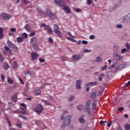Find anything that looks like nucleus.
<instances>
[{"label":"nucleus","instance_id":"nucleus-42","mask_svg":"<svg viewBox=\"0 0 130 130\" xmlns=\"http://www.w3.org/2000/svg\"><path fill=\"white\" fill-rule=\"evenodd\" d=\"M87 3L88 5H92V4H93V1H92V0H87Z\"/></svg>","mask_w":130,"mask_h":130},{"label":"nucleus","instance_id":"nucleus-28","mask_svg":"<svg viewBox=\"0 0 130 130\" xmlns=\"http://www.w3.org/2000/svg\"><path fill=\"white\" fill-rule=\"evenodd\" d=\"M17 41L18 42V43H21L23 42V38L22 37H18L17 39Z\"/></svg>","mask_w":130,"mask_h":130},{"label":"nucleus","instance_id":"nucleus-30","mask_svg":"<svg viewBox=\"0 0 130 130\" xmlns=\"http://www.w3.org/2000/svg\"><path fill=\"white\" fill-rule=\"evenodd\" d=\"M22 109V111L20 112V113H22V114H25L26 113L27 111H26V108H21Z\"/></svg>","mask_w":130,"mask_h":130},{"label":"nucleus","instance_id":"nucleus-64","mask_svg":"<svg viewBox=\"0 0 130 130\" xmlns=\"http://www.w3.org/2000/svg\"><path fill=\"white\" fill-rule=\"evenodd\" d=\"M126 16L128 20H129V22H130V14H128L126 15Z\"/></svg>","mask_w":130,"mask_h":130},{"label":"nucleus","instance_id":"nucleus-50","mask_svg":"<svg viewBox=\"0 0 130 130\" xmlns=\"http://www.w3.org/2000/svg\"><path fill=\"white\" fill-rule=\"evenodd\" d=\"M89 39H90L91 40H93V39H95V36H94V35H93L90 36Z\"/></svg>","mask_w":130,"mask_h":130},{"label":"nucleus","instance_id":"nucleus-45","mask_svg":"<svg viewBox=\"0 0 130 130\" xmlns=\"http://www.w3.org/2000/svg\"><path fill=\"white\" fill-rule=\"evenodd\" d=\"M6 120L7 121L9 126H12V124L11 123V121H10V120H9V119L6 118Z\"/></svg>","mask_w":130,"mask_h":130},{"label":"nucleus","instance_id":"nucleus-36","mask_svg":"<svg viewBox=\"0 0 130 130\" xmlns=\"http://www.w3.org/2000/svg\"><path fill=\"white\" fill-rule=\"evenodd\" d=\"M67 39H68V40H69V41H72V42H76V40L72 38H67Z\"/></svg>","mask_w":130,"mask_h":130},{"label":"nucleus","instance_id":"nucleus-9","mask_svg":"<svg viewBox=\"0 0 130 130\" xmlns=\"http://www.w3.org/2000/svg\"><path fill=\"white\" fill-rule=\"evenodd\" d=\"M7 44L9 47L11 48H14V49H16V50H18V47L15 45V44H13L12 42L10 41H8Z\"/></svg>","mask_w":130,"mask_h":130},{"label":"nucleus","instance_id":"nucleus-12","mask_svg":"<svg viewBox=\"0 0 130 130\" xmlns=\"http://www.w3.org/2000/svg\"><path fill=\"white\" fill-rule=\"evenodd\" d=\"M84 117L85 116H84V115H82L78 118L79 122H80L81 124H84V123H86V120H85Z\"/></svg>","mask_w":130,"mask_h":130},{"label":"nucleus","instance_id":"nucleus-18","mask_svg":"<svg viewBox=\"0 0 130 130\" xmlns=\"http://www.w3.org/2000/svg\"><path fill=\"white\" fill-rule=\"evenodd\" d=\"M7 82L10 85L14 84V80L11 78H7Z\"/></svg>","mask_w":130,"mask_h":130},{"label":"nucleus","instance_id":"nucleus-55","mask_svg":"<svg viewBox=\"0 0 130 130\" xmlns=\"http://www.w3.org/2000/svg\"><path fill=\"white\" fill-rule=\"evenodd\" d=\"M118 110H119V111H123V110H124V108L121 107L118 108Z\"/></svg>","mask_w":130,"mask_h":130},{"label":"nucleus","instance_id":"nucleus-58","mask_svg":"<svg viewBox=\"0 0 130 130\" xmlns=\"http://www.w3.org/2000/svg\"><path fill=\"white\" fill-rule=\"evenodd\" d=\"M107 69V66L105 65L104 67H102V71H104L105 70H106Z\"/></svg>","mask_w":130,"mask_h":130},{"label":"nucleus","instance_id":"nucleus-33","mask_svg":"<svg viewBox=\"0 0 130 130\" xmlns=\"http://www.w3.org/2000/svg\"><path fill=\"white\" fill-rule=\"evenodd\" d=\"M18 116H19V117L22 118V119H24V120H26V119H27V118H26V117H25L24 115H23L22 114H19L18 115Z\"/></svg>","mask_w":130,"mask_h":130},{"label":"nucleus","instance_id":"nucleus-62","mask_svg":"<svg viewBox=\"0 0 130 130\" xmlns=\"http://www.w3.org/2000/svg\"><path fill=\"white\" fill-rule=\"evenodd\" d=\"M36 124H37V125H39V124L41 123V122L40 121V120H37L36 121Z\"/></svg>","mask_w":130,"mask_h":130},{"label":"nucleus","instance_id":"nucleus-29","mask_svg":"<svg viewBox=\"0 0 130 130\" xmlns=\"http://www.w3.org/2000/svg\"><path fill=\"white\" fill-rule=\"evenodd\" d=\"M124 69V64H121L118 67V70H123Z\"/></svg>","mask_w":130,"mask_h":130},{"label":"nucleus","instance_id":"nucleus-57","mask_svg":"<svg viewBox=\"0 0 130 130\" xmlns=\"http://www.w3.org/2000/svg\"><path fill=\"white\" fill-rule=\"evenodd\" d=\"M117 28H118L119 29H121V28H122V25L121 24H117L116 25Z\"/></svg>","mask_w":130,"mask_h":130},{"label":"nucleus","instance_id":"nucleus-44","mask_svg":"<svg viewBox=\"0 0 130 130\" xmlns=\"http://www.w3.org/2000/svg\"><path fill=\"white\" fill-rule=\"evenodd\" d=\"M39 60L40 61V62H44V61H45V59L44 58H40L39 59Z\"/></svg>","mask_w":130,"mask_h":130},{"label":"nucleus","instance_id":"nucleus-14","mask_svg":"<svg viewBox=\"0 0 130 130\" xmlns=\"http://www.w3.org/2000/svg\"><path fill=\"white\" fill-rule=\"evenodd\" d=\"M81 84H82V81L81 80H78L76 81V87L78 90L81 89Z\"/></svg>","mask_w":130,"mask_h":130},{"label":"nucleus","instance_id":"nucleus-4","mask_svg":"<svg viewBox=\"0 0 130 130\" xmlns=\"http://www.w3.org/2000/svg\"><path fill=\"white\" fill-rule=\"evenodd\" d=\"M54 28L55 29L53 30L54 33L55 34H57L58 37H60V38L62 37V36L61 35V31L57 29H59V26H58V25L55 24Z\"/></svg>","mask_w":130,"mask_h":130},{"label":"nucleus","instance_id":"nucleus-15","mask_svg":"<svg viewBox=\"0 0 130 130\" xmlns=\"http://www.w3.org/2000/svg\"><path fill=\"white\" fill-rule=\"evenodd\" d=\"M81 56L80 55H76L74 54L72 56V58L74 60H79V59H81Z\"/></svg>","mask_w":130,"mask_h":130},{"label":"nucleus","instance_id":"nucleus-54","mask_svg":"<svg viewBox=\"0 0 130 130\" xmlns=\"http://www.w3.org/2000/svg\"><path fill=\"white\" fill-rule=\"evenodd\" d=\"M47 31H48V33H49L50 34L52 35V29H51V27Z\"/></svg>","mask_w":130,"mask_h":130},{"label":"nucleus","instance_id":"nucleus-37","mask_svg":"<svg viewBox=\"0 0 130 130\" xmlns=\"http://www.w3.org/2000/svg\"><path fill=\"white\" fill-rule=\"evenodd\" d=\"M73 99H75V96L71 95V96L69 99V101L71 102V101H73Z\"/></svg>","mask_w":130,"mask_h":130},{"label":"nucleus","instance_id":"nucleus-23","mask_svg":"<svg viewBox=\"0 0 130 130\" xmlns=\"http://www.w3.org/2000/svg\"><path fill=\"white\" fill-rule=\"evenodd\" d=\"M35 95H38L41 94V91L40 89H36L35 90Z\"/></svg>","mask_w":130,"mask_h":130},{"label":"nucleus","instance_id":"nucleus-22","mask_svg":"<svg viewBox=\"0 0 130 130\" xmlns=\"http://www.w3.org/2000/svg\"><path fill=\"white\" fill-rule=\"evenodd\" d=\"M114 58L116 60H120V56L118 55L117 54L114 55Z\"/></svg>","mask_w":130,"mask_h":130},{"label":"nucleus","instance_id":"nucleus-11","mask_svg":"<svg viewBox=\"0 0 130 130\" xmlns=\"http://www.w3.org/2000/svg\"><path fill=\"white\" fill-rule=\"evenodd\" d=\"M37 11L38 12V13H39L40 16H41V17H42L43 18H45L46 17V14L42 12L41 8L38 7L37 8Z\"/></svg>","mask_w":130,"mask_h":130},{"label":"nucleus","instance_id":"nucleus-27","mask_svg":"<svg viewBox=\"0 0 130 130\" xmlns=\"http://www.w3.org/2000/svg\"><path fill=\"white\" fill-rule=\"evenodd\" d=\"M24 28L27 31V32H30V26H29L28 24H26L24 26Z\"/></svg>","mask_w":130,"mask_h":130},{"label":"nucleus","instance_id":"nucleus-32","mask_svg":"<svg viewBox=\"0 0 130 130\" xmlns=\"http://www.w3.org/2000/svg\"><path fill=\"white\" fill-rule=\"evenodd\" d=\"M96 62H101L102 61V58L100 57H96Z\"/></svg>","mask_w":130,"mask_h":130},{"label":"nucleus","instance_id":"nucleus-47","mask_svg":"<svg viewBox=\"0 0 130 130\" xmlns=\"http://www.w3.org/2000/svg\"><path fill=\"white\" fill-rule=\"evenodd\" d=\"M91 50H88L87 49H85L84 50H83V52H84L85 53H87V52H91Z\"/></svg>","mask_w":130,"mask_h":130},{"label":"nucleus","instance_id":"nucleus-24","mask_svg":"<svg viewBox=\"0 0 130 130\" xmlns=\"http://www.w3.org/2000/svg\"><path fill=\"white\" fill-rule=\"evenodd\" d=\"M4 70H6V71H8L9 70V66L8 63H4Z\"/></svg>","mask_w":130,"mask_h":130},{"label":"nucleus","instance_id":"nucleus-38","mask_svg":"<svg viewBox=\"0 0 130 130\" xmlns=\"http://www.w3.org/2000/svg\"><path fill=\"white\" fill-rule=\"evenodd\" d=\"M77 109L80 111H82V110H83V105L79 106L77 107Z\"/></svg>","mask_w":130,"mask_h":130},{"label":"nucleus","instance_id":"nucleus-31","mask_svg":"<svg viewBox=\"0 0 130 130\" xmlns=\"http://www.w3.org/2000/svg\"><path fill=\"white\" fill-rule=\"evenodd\" d=\"M124 127L126 130L130 129V125L129 124H125L124 125Z\"/></svg>","mask_w":130,"mask_h":130},{"label":"nucleus","instance_id":"nucleus-13","mask_svg":"<svg viewBox=\"0 0 130 130\" xmlns=\"http://www.w3.org/2000/svg\"><path fill=\"white\" fill-rule=\"evenodd\" d=\"M30 43L32 45H35L37 43V38L36 37H32L30 39Z\"/></svg>","mask_w":130,"mask_h":130},{"label":"nucleus","instance_id":"nucleus-48","mask_svg":"<svg viewBox=\"0 0 130 130\" xmlns=\"http://www.w3.org/2000/svg\"><path fill=\"white\" fill-rule=\"evenodd\" d=\"M121 52L122 54L124 53V52H126V48H123L121 50Z\"/></svg>","mask_w":130,"mask_h":130},{"label":"nucleus","instance_id":"nucleus-43","mask_svg":"<svg viewBox=\"0 0 130 130\" xmlns=\"http://www.w3.org/2000/svg\"><path fill=\"white\" fill-rule=\"evenodd\" d=\"M43 102H44V103H45V104H46V105H50V103H49V101H43Z\"/></svg>","mask_w":130,"mask_h":130},{"label":"nucleus","instance_id":"nucleus-39","mask_svg":"<svg viewBox=\"0 0 130 130\" xmlns=\"http://www.w3.org/2000/svg\"><path fill=\"white\" fill-rule=\"evenodd\" d=\"M35 35V31H31L29 34L30 37H32V36H34Z\"/></svg>","mask_w":130,"mask_h":130},{"label":"nucleus","instance_id":"nucleus-25","mask_svg":"<svg viewBox=\"0 0 130 130\" xmlns=\"http://www.w3.org/2000/svg\"><path fill=\"white\" fill-rule=\"evenodd\" d=\"M96 84H98L97 82H90L87 84V86H89V87H92V86H95Z\"/></svg>","mask_w":130,"mask_h":130},{"label":"nucleus","instance_id":"nucleus-56","mask_svg":"<svg viewBox=\"0 0 130 130\" xmlns=\"http://www.w3.org/2000/svg\"><path fill=\"white\" fill-rule=\"evenodd\" d=\"M130 85V81H129L128 82H127L124 85V87H127L128 86H129Z\"/></svg>","mask_w":130,"mask_h":130},{"label":"nucleus","instance_id":"nucleus-1","mask_svg":"<svg viewBox=\"0 0 130 130\" xmlns=\"http://www.w3.org/2000/svg\"><path fill=\"white\" fill-rule=\"evenodd\" d=\"M54 4L58 6L60 8L63 7L62 10L66 12V14H71V8L67 6H66L67 4L66 2L62 0H54Z\"/></svg>","mask_w":130,"mask_h":130},{"label":"nucleus","instance_id":"nucleus-60","mask_svg":"<svg viewBox=\"0 0 130 130\" xmlns=\"http://www.w3.org/2000/svg\"><path fill=\"white\" fill-rule=\"evenodd\" d=\"M21 107H23L24 108H26L27 107V106H26V105H25V104L22 103L20 104Z\"/></svg>","mask_w":130,"mask_h":130},{"label":"nucleus","instance_id":"nucleus-19","mask_svg":"<svg viewBox=\"0 0 130 130\" xmlns=\"http://www.w3.org/2000/svg\"><path fill=\"white\" fill-rule=\"evenodd\" d=\"M32 47L35 51H38V50H39V46H38V45H36V44L35 45H33Z\"/></svg>","mask_w":130,"mask_h":130},{"label":"nucleus","instance_id":"nucleus-7","mask_svg":"<svg viewBox=\"0 0 130 130\" xmlns=\"http://www.w3.org/2000/svg\"><path fill=\"white\" fill-rule=\"evenodd\" d=\"M91 104V101H88L86 102V104L85 105L86 110L88 113L90 115L91 114V110H90V104Z\"/></svg>","mask_w":130,"mask_h":130},{"label":"nucleus","instance_id":"nucleus-53","mask_svg":"<svg viewBox=\"0 0 130 130\" xmlns=\"http://www.w3.org/2000/svg\"><path fill=\"white\" fill-rule=\"evenodd\" d=\"M16 30H17V29H16V28H11L10 29V31L11 32H16Z\"/></svg>","mask_w":130,"mask_h":130},{"label":"nucleus","instance_id":"nucleus-21","mask_svg":"<svg viewBox=\"0 0 130 130\" xmlns=\"http://www.w3.org/2000/svg\"><path fill=\"white\" fill-rule=\"evenodd\" d=\"M12 101L13 102L16 103L17 102V94H14L12 98Z\"/></svg>","mask_w":130,"mask_h":130},{"label":"nucleus","instance_id":"nucleus-46","mask_svg":"<svg viewBox=\"0 0 130 130\" xmlns=\"http://www.w3.org/2000/svg\"><path fill=\"white\" fill-rule=\"evenodd\" d=\"M44 28L45 29V30H48V29H49L50 28V25H46V26H45V27H44Z\"/></svg>","mask_w":130,"mask_h":130},{"label":"nucleus","instance_id":"nucleus-3","mask_svg":"<svg viewBox=\"0 0 130 130\" xmlns=\"http://www.w3.org/2000/svg\"><path fill=\"white\" fill-rule=\"evenodd\" d=\"M34 111L35 112H37L39 115H40V114H41L43 111V106L41 104H39L38 107L35 108Z\"/></svg>","mask_w":130,"mask_h":130},{"label":"nucleus","instance_id":"nucleus-20","mask_svg":"<svg viewBox=\"0 0 130 130\" xmlns=\"http://www.w3.org/2000/svg\"><path fill=\"white\" fill-rule=\"evenodd\" d=\"M122 22L123 23H128V22H129V20H128L126 16L123 17Z\"/></svg>","mask_w":130,"mask_h":130},{"label":"nucleus","instance_id":"nucleus-51","mask_svg":"<svg viewBox=\"0 0 130 130\" xmlns=\"http://www.w3.org/2000/svg\"><path fill=\"white\" fill-rule=\"evenodd\" d=\"M48 40L49 42H50V43H52V42H53V40H52V38H49L48 39Z\"/></svg>","mask_w":130,"mask_h":130},{"label":"nucleus","instance_id":"nucleus-17","mask_svg":"<svg viewBox=\"0 0 130 130\" xmlns=\"http://www.w3.org/2000/svg\"><path fill=\"white\" fill-rule=\"evenodd\" d=\"M4 29L3 27H0V38L3 39L4 38Z\"/></svg>","mask_w":130,"mask_h":130},{"label":"nucleus","instance_id":"nucleus-6","mask_svg":"<svg viewBox=\"0 0 130 130\" xmlns=\"http://www.w3.org/2000/svg\"><path fill=\"white\" fill-rule=\"evenodd\" d=\"M46 12L47 15L50 16L51 20H53V19H54V18L55 17L54 13L51 12V11H50V10L47 9Z\"/></svg>","mask_w":130,"mask_h":130},{"label":"nucleus","instance_id":"nucleus-63","mask_svg":"<svg viewBox=\"0 0 130 130\" xmlns=\"http://www.w3.org/2000/svg\"><path fill=\"white\" fill-rule=\"evenodd\" d=\"M30 74V71L28 70H26L24 72V75H28Z\"/></svg>","mask_w":130,"mask_h":130},{"label":"nucleus","instance_id":"nucleus-59","mask_svg":"<svg viewBox=\"0 0 130 130\" xmlns=\"http://www.w3.org/2000/svg\"><path fill=\"white\" fill-rule=\"evenodd\" d=\"M111 124H112V121H110V122L107 123V126H108V127H110V126H111Z\"/></svg>","mask_w":130,"mask_h":130},{"label":"nucleus","instance_id":"nucleus-41","mask_svg":"<svg viewBox=\"0 0 130 130\" xmlns=\"http://www.w3.org/2000/svg\"><path fill=\"white\" fill-rule=\"evenodd\" d=\"M12 112L13 113H16L17 114L21 113V111H20L19 110H14Z\"/></svg>","mask_w":130,"mask_h":130},{"label":"nucleus","instance_id":"nucleus-40","mask_svg":"<svg viewBox=\"0 0 130 130\" xmlns=\"http://www.w3.org/2000/svg\"><path fill=\"white\" fill-rule=\"evenodd\" d=\"M22 37H23V38H25V39H26L27 37H28V36H27V34L23 33L22 35Z\"/></svg>","mask_w":130,"mask_h":130},{"label":"nucleus","instance_id":"nucleus-8","mask_svg":"<svg viewBox=\"0 0 130 130\" xmlns=\"http://www.w3.org/2000/svg\"><path fill=\"white\" fill-rule=\"evenodd\" d=\"M39 55V54L35 52L31 53V56L32 60H36V59L38 58Z\"/></svg>","mask_w":130,"mask_h":130},{"label":"nucleus","instance_id":"nucleus-5","mask_svg":"<svg viewBox=\"0 0 130 130\" xmlns=\"http://www.w3.org/2000/svg\"><path fill=\"white\" fill-rule=\"evenodd\" d=\"M0 17L2 18V19L4 20V21H8V20L11 19V15L6 13H2Z\"/></svg>","mask_w":130,"mask_h":130},{"label":"nucleus","instance_id":"nucleus-10","mask_svg":"<svg viewBox=\"0 0 130 130\" xmlns=\"http://www.w3.org/2000/svg\"><path fill=\"white\" fill-rule=\"evenodd\" d=\"M5 51H3V52L5 55H7V53H9V54H11V53H12V50H10L8 47L5 46Z\"/></svg>","mask_w":130,"mask_h":130},{"label":"nucleus","instance_id":"nucleus-26","mask_svg":"<svg viewBox=\"0 0 130 130\" xmlns=\"http://www.w3.org/2000/svg\"><path fill=\"white\" fill-rule=\"evenodd\" d=\"M90 97L91 99H94L96 97V92H92L90 95Z\"/></svg>","mask_w":130,"mask_h":130},{"label":"nucleus","instance_id":"nucleus-61","mask_svg":"<svg viewBox=\"0 0 130 130\" xmlns=\"http://www.w3.org/2000/svg\"><path fill=\"white\" fill-rule=\"evenodd\" d=\"M24 4H30L29 0H23Z\"/></svg>","mask_w":130,"mask_h":130},{"label":"nucleus","instance_id":"nucleus-34","mask_svg":"<svg viewBox=\"0 0 130 130\" xmlns=\"http://www.w3.org/2000/svg\"><path fill=\"white\" fill-rule=\"evenodd\" d=\"M18 68V65L17 64V62H13V69H17Z\"/></svg>","mask_w":130,"mask_h":130},{"label":"nucleus","instance_id":"nucleus-16","mask_svg":"<svg viewBox=\"0 0 130 130\" xmlns=\"http://www.w3.org/2000/svg\"><path fill=\"white\" fill-rule=\"evenodd\" d=\"M99 81H102L103 80V79L102 78H104V77L105 76V74H104V73H101L99 74Z\"/></svg>","mask_w":130,"mask_h":130},{"label":"nucleus","instance_id":"nucleus-2","mask_svg":"<svg viewBox=\"0 0 130 130\" xmlns=\"http://www.w3.org/2000/svg\"><path fill=\"white\" fill-rule=\"evenodd\" d=\"M71 120H72V116H67L64 120L62 126H63V125H64L65 126H67V125H69V124H71Z\"/></svg>","mask_w":130,"mask_h":130},{"label":"nucleus","instance_id":"nucleus-52","mask_svg":"<svg viewBox=\"0 0 130 130\" xmlns=\"http://www.w3.org/2000/svg\"><path fill=\"white\" fill-rule=\"evenodd\" d=\"M82 44H85V45H87L88 44V42L87 41L83 40L82 41Z\"/></svg>","mask_w":130,"mask_h":130},{"label":"nucleus","instance_id":"nucleus-35","mask_svg":"<svg viewBox=\"0 0 130 130\" xmlns=\"http://www.w3.org/2000/svg\"><path fill=\"white\" fill-rule=\"evenodd\" d=\"M16 125L17 126V127H19V128H22V124L20 123H17Z\"/></svg>","mask_w":130,"mask_h":130},{"label":"nucleus","instance_id":"nucleus-49","mask_svg":"<svg viewBox=\"0 0 130 130\" xmlns=\"http://www.w3.org/2000/svg\"><path fill=\"white\" fill-rule=\"evenodd\" d=\"M0 61H1V62H4V56L2 55H0Z\"/></svg>","mask_w":130,"mask_h":130}]
</instances>
